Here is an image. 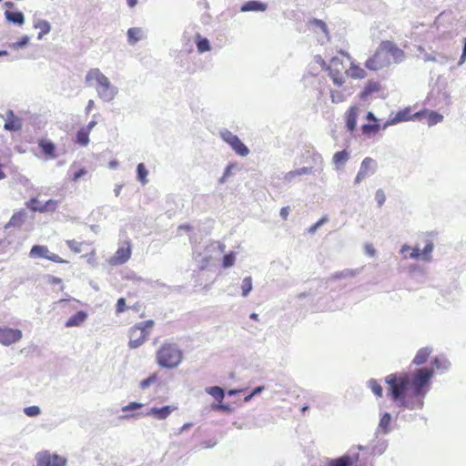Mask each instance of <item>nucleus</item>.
Listing matches in <instances>:
<instances>
[{
	"label": "nucleus",
	"mask_w": 466,
	"mask_h": 466,
	"mask_svg": "<svg viewBox=\"0 0 466 466\" xmlns=\"http://www.w3.org/2000/svg\"><path fill=\"white\" fill-rule=\"evenodd\" d=\"M35 28L39 29L37 35L38 39H41L44 35H47L51 30V25L46 20H38L35 23Z\"/></svg>",
	"instance_id": "obj_27"
},
{
	"label": "nucleus",
	"mask_w": 466,
	"mask_h": 466,
	"mask_svg": "<svg viewBox=\"0 0 466 466\" xmlns=\"http://www.w3.org/2000/svg\"><path fill=\"white\" fill-rule=\"evenodd\" d=\"M23 332L19 329H13L6 326L0 327V344L10 346L20 341Z\"/></svg>",
	"instance_id": "obj_10"
},
{
	"label": "nucleus",
	"mask_w": 466,
	"mask_h": 466,
	"mask_svg": "<svg viewBox=\"0 0 466 466\" xmlns=\"http://www.w3.org/2000/svg\"><path fill=\"white\" fill-rule=\"evenodd\" d=\"M127 2L129 7H134L137 4V0H127Z\"/></svg>",
	"instance_id": "obj_63"
},
{
	"label": "nucleus",
	"mask_w": 466,
	"mask_h": 466,
	"mask_svg": "<svg viewBox=\"0 0 466 466\" xmlns=\"http://www.w3.org/2000/svg\"><path fill=\"white\" fill-rule=\"evenodd\" d=\"M24 412L28 417H35L40 414V409L38 406H29L25 408Z\"/></svg>",
	"instance_id": "obj_46"
},
{
	"label": "nucleus",
	"mask_w": 466,
	"mask_h": 466,
	"mask_svg": "<svg viewBox=\"0 0 466 466\" xmlns=\"http://www.w3.org/2000/svg\"><path fill=\"white\" fill-rule=\"evenodd\" d=\"M309 25L313 27L314 31H321L325 36L329 35V30L324 21L317 18H312L309 21Z\"/></svg>",
	"instance_id": "obj_30"
},
{
	"label": "nucleus",
	"mask_w": 466,
	"mask_h": 466,
	"mask_svg": "<svg viewBox=\"0 0 466 466\" xmlns=\"http://www.w3.org/2000/svg\"><path fill=\"white\" fill-rule=\"evenodd\" d=\"M220 136L222 139L231 147L236 154L241 157L248 155V148L241 142L238 136L227 129L221 131Z\"/></svg>",
	"instance_id": "obj_8"
},
{
	"label": "nucleus",
	"mask_w": 466,
	"mask_h": 466,
	"mask_svg": "<svg viewBox=\"0 0 466 466\" xmlns=\"http://www.w3.org/2000/svg\"><path fill=\"white\" fill-rule=\"evenodd\" d=\"M154 325L155 322L149 319L132 326L129 329L128 347L137 349L141 346L147 339Z\"/></svg>",
	"instance_id": "obj_4"
},
{
	"label": "nucleus",
	"mask_w": 466,
	"mask_h": 466,
	"mask_svg": "<svg viewBox=\"0 0 466 466\" xmlns=\"http://www.w3.org/2000/svg\"><path fill=\"white\" fill-rule=\"evenodd\" d=\"M465 60H466V38L464 40V46H463V50H462V54H461V59H460V64L464 63Z\"/></svg>",
	"instance_id": "obj_59"
},
{
	"label": "nucleus",
	"mask_w": 466,
	"mask_h": 466,
	"mask_svg": "<svg viewBox=\"0 0 466 466\" xmlns=\"http://www.w3.org/2000/svg\"><path fill=\"white\" fill-rule=\"evenodd\" d=\"M4 128L8 131H18L22 128V120L15 116L13 110L6 111Z\"/></svg>",
	"instance_id": "obj_17"
},
{
	"label": "nucleus",
	"mask_w": 466,
	"mask_h": 466,
	"mask_svg": "<svg viewBox=\"0 0 466 466\" xmlns=\"http://www.w3.org/2000/svg\"><path fill=\"white\" fill-rule=\"evenodd\" d=\"M196 38V44L199 53L210 50L209 41L207 38H202L199 35H197Z\"/></svg>",
	"instance_id": "obj_35"
},
{
	"label": "nucleus",
	"mask_w": 466,
	"mask_h": 466,
	"mask_svg": "<svg viewBox=\"0 0 466 466\" xmlns=\"http://www.w3.org/2000/svg\"><path fill=\"white\" fill-rule=\"evenodd\" d=\"M242 295L244 297L248 296V294L252 289V279L251 277H246L241 284Z\"/></svg>",
	"instance_id": "obj_43"
},
{
	"label": "nucleus",
	"mask_w": 466,
	"mask_h": 466,
	"mask_svg": "<svg viewBox=\"0 0 466 466\" xmlns=\"http://www.w3.org/2000/svg\"><path fill=\"white\" fill-rule=\"evenodd\" d=\"M376 162L371 157H365L360 165V170L354 179L355 184L360 183L365 177L374 173Z\"/></svg>",
	"instance_id": "obj_12"
},
{
	"label": "nucleus",
	"mask_w": 466,
	"mask_h": 466,
	"mask_svg": "<svg viewBox=\"0 0 466 466\" xmlns=\"http://www.w3.org/2000/svg\"><path fill=\"white\" fill-rule=\"evenodd\" d=\"M366 119L372 123H378V118L375 116V115L372 112L367 113Z\"/></svg>",
	"instance_id": "obj_57"
},
{
	"label": "nucleus",
	"mask_w": 466,
	"mask_h": 466,
	"mask_svg": "<svg viewBox=\"0 0 466 466\" xmlns=\"http://www.w3.org/2000/svg\"><path fill=\"white\" fill-rule=\"evenodd\" d=\"M177 408L175 406H164L161 408H152L150 409L146 415L152 416L157 420H165L167 419L172 411H174Z\"/></svg>",
	"instance_id": "obj_18"
},
{
	"label": "nucleus",
	"mask_w": 466,
	"mask_h": 466,
	"mask_svg": "<svg viewBox=\"0 0 466 466\" xmlns=\"http://www.w3.org/2000/svg\"><path fill=\"white\" fill-rule=\"evenodd\" d=\"M23 215L24 214L22 212L13 215L10 219V224L14 226L18 225L22 221Z\"/></svg>",
	"instance_id": "obj_50"
},
{
	"label": "nucleus",
	"mask_w": 466,
	"mask_h": 466,
	"mask_svg": "<svg viewBox=\"0 0 466 466\" xmlns=\"http://www.w3.org/2000/svg\"><path fill=\"white\" fill-rule=\"evenodd\" d=\"M420 257H422L420 249L418 247L413 248L410 254V258L417 259Z\"/></svg>",
	"instance_id": "obj_55"
},
{
	"label": "nucleus",
	"mask_w": 466,
	"mask_h": 466,
	"mask_svg": "<svg viewBox=\"0 0 466 466\" xmlns=\"http://www.w3.org/2000/svg\"><path fill=\"white\" fill-rule=\"evenodd\" d=\"M87 313L86 311L80 310L77 311L76 314L71 316L66 322L65 323V326L66 328H72V327H79L83 325L86 320L87 319Z\"/></svg>",
	"instance_id": "obj_20"
},
{
	"label": "nucleus",
	"mask_w": 466,
	"mask_h": 466,
	"mask_svg": "<svg viewBox=\"0 0 466 466\" xmlns=\"http://www.w3.org/2000/svg\"><path fill=\"white\" fill-rule=\"evenodd\" d=\"M183 360V352L176 343L165 342L156 352V361L165 369L177 368Z\"/></svg>",
	"instance_id": "obj_2"
},
{
	"label": "nucleus",
	"mask_w": 466,
	"mask_h": 466,
	"mask_svg": "<svg viewBox=\"0 0 466 466\" xmlns=\"http://www.w3.org/2000/svg\"><path fill=\"white\" fill-rule=\"evenodd\" d=\"M86 174V170L85 168H80L79 170L76 171L72 176V181L76 182L81 177Z\"/></svg>",
	"instance_id": "obj_53"
},
{
	"label": "nucleus",
	"mask_w": 466,
	"mask_h": 466,
	"mask_svg": "<svg viewBox=\"0 0 466 466\" xmlns=\"http://www.w3.org/2000/svg\"><path fill=\"white\" fill-rule=\"evenodd\" d=\"M375 199L378 202L379 207H381L386 200V195L382 189H378L375 193Z\"/></svg>",
	"instance_id": "obj_49"
},
{
	"label": "nucleus",
	"mask_w": 466,
	"mask_h": 466,
	"mask_svg": "<svg viewBox=\"0 0 466 466\" xmlns=\"http://www.w3.org/2000/svg\"><path fill=\"white\" fill-rule=\"evenodd\" d=\"M57 208V201L54 199L47 200L45 204L40 205L38 208V212L46 213V212H55Z\"/></svg>",
	"instance_id": "obj_34"
},
{
	"label": "nucleus",
	"mask_w": 466,
	"mask_h": 466,
	"mask_svg": "<svg viewBox=\"0 0 466 466\" xmlns=\"http://www.w3.org/2000/svg\"><path fill=\"white\" fill-rule=\"evenodd\" d=\"M207 392L218 402H221L225 396L223 389L218 386L208 388Z\"/></svg>",
	"instance_id": "obj_33"
},
{
	"label": "nucleus",
	"mask_w": 466,
	"mask_h": 466,
	"mask_svg": "<svg viewBox=\"0 0 466 466\" xmlns=\"http://www.w3.org/2000/svg\"><path fill=\"white\" fill-rule=\"evenodd\" d=\"M118 166V162L116 160H112L109 162V167L111 168H116Z\"/></svg>",
	"instance_id": "obj_64"
},
{
	"label": "nucleus",
	"mask_w": 466,
	"mask_h": 466,
	"mask_svg": "<svg viewBox=\"0 0 466 466\" xmlns=\"http://www.w3.org/2000/svg\"><path fill=\"white\" fill-rule=\"evenodd\" d=\"M131 257V246L127 242L126 246L119 247L114 256L110 258V264L121 265L126 263Z\"/></svg>",
	"instance_id": "obj_16"
},
{
	"label": "nucleus",
	"mask_w": 466,
	"mask_h": 466,
	"mask_svg": "<svg viewBox=\"0 0 466 466\" xmlns=\"http://www.w3.org/2000/svg\"><path fill=\"white\" fill-rule=\"evenodd\" d=\"M36 466H66V459L47 451L38 452L35 455Z\"/></svg>",
	"instance_id": "obj_6"
},
{
	"label": "nucleus",
	"mask_w": 466,
	"mask_h": 466,
	"mask_svg": "<svg viewBox=\"0 0 466 466\" xmlns=\"http://www.w3.org/2000/svg\"><path fill=\"white\" fill-rule=\"evenodd\" d=\"M39 207L37 198H31L27 203V208L33 211H38Z\"/></svg>",
	"instance_id": "obj_52"
},
{
	"label": "nucleus",
	"mask_w": 466,
	"mask_h": 466,
	"mask_svg": "<svg viewBox=\"0 0 466 466\" xmlns=\"http://www.w3.org/2000/svg\"><path fill=\"white\" fill-rule=\"evenodd\" d=\"M67 247L71 251L74 253H80L82 252V247L84 245V242H78L76 239H69L66 241Z\"/></svg>",
	"instance_id": "obj_41"
},
{
	"label": "nucleus",
	"mask_w": 466,
	"mask_h": 466,
	"mask_svg": "<svg viewBox=\"0 0 466 466\" xmlns=\"http://www.w3.org/2000/svg\"><path fill=\"white\" fill-rule=\"evenodd\" d=\"M127 309L126 304V299L124 298H120L117 299L116 304V314H120L124 311H126Z\"/></svg>",
	"instance_id": "obj_48"
},
{
	"label": "nucleus",
	"mask_w": 466,
	"mask_h": 466,
	"mask_svg": "<svg viewBox=\"0 0 466 466\" xmlns=\"http://www.w3.org/2000/svg\"><path fill=\"white\" fill-rule=\"evenodd\" d=\"M346 73L353 79H363L367 76L366 71L354 62H351L350 66Z\"/></svg>",
	"instance_id": "obj_23"
},
{
	"label": "nucleus",
	"mask_w": 466,
	"mask_h": 466,
	"mask_svg": "<svg viewBox=\"0 0 466 466\" xmlns=\"http://www.w3.org/2000/svg\"><path fill=\"white\" fill-rule=\"evenodd\" d=\"M235 260V254L233 252H230L229 254L224 256L222 265L224 268H229L234 265Z\"/></svg>",
	"instance_id": "obj_45"
},
{
	"label": "nucleus",
	"mask_w": 466,
	"mask_h": 466,
	"mask_svg": "<svg viewBox=\"0 0 466 466\" xmlns=\"http://www.w3.org/2000/svg\"><path fill=\"white\" fill-rule=\"evenodd\" d=\"M369 387L371 391L379 398L382 397L383 389L380 384L376 380H370L369 381Z\"/></svg>",
	"instance_id": "obj_39"
},
{
	"label": "nucleus",
	"mask_w": 466,
	"mask_h": 466,
	"mask_svg": "<svg viewBox=\"0 0 466 466\" xmlns=\"http://www.w3.org/2000/svg\"><path fill=\"white\" fill-rule=\"evenodd\" d=\"M128 41L131 44H135L141 37V30L137 27L129 28L127 31Z\"/></svg>",
	"instance_id": "obj_36"
},
{
	"label": "nucleus",
	"mask_w": 466,
	"mask_h": 466,
	"mask_svg": "<svg viewBox=\"0 0 466 466\" xmlns=\"http://www.w3.org/2000/svg\"><path fill=\"white\" fill-rule=\"evenodd\" d=\"M431 353V350L429 348L420 349L413 359V363L416 365L424 364L428 360Z\"/></svg>",
	"instance_id": "obj_26"
},
{
	"label": "nucleus",
	"mask_w": 466,
	"mask_h": 466,
	"mask_svg": "<svg viewBox=\"0 0 466 466\" xmlns=\"http://www.w3.org/2000/svg\"><path fill=\"white\" fill-rule=\"evenodd\" d=\"M414 116L417 119L425 117L429 126L436 125L437 123L441 122L443 119V116L441 114L428 110L417 112L414 114Z\"/></svg>",
	"instance_id": "obj_19"
},
{
	"label": "nucleus",
	"mask_w": 466,
	"mask_h": 466,
	"mask_svg": "<svg viewBox=\"0 0 466 466\" xmlns=\"http://www.w3.org/2000/svg\"><path fill=\"white\" fill-rule=\"evenodd\" d=\"M29 257L32 258H46L59 264H66L68 262L57 254L50 252L48 248L44 245H34L29 251Z\"/></svg>",
	"instance_id": "obj_5"
},
{
	"label": "nucleus",
	"mask_w": 466,
	"mask_h": 466,
	"mask_svg": "<svg viewBox=\"0 0 466 466\" xmlns=\"http://www.w3.org/2000/svg\"><path fill=\"white\" fill-rule=\"evenodd\" d=\"M346 276H347V274L344 272H337L332 276V279H340V278H343Z\"/></svg>",
	"instance_id": "obj_62"
},
{
	"label": "nucleus",
	"mask_w": 466,
	"mask_h": 466,
	"mask_svg": "<svg viewBox=\"0 0 466 466\" xmlns=\"http://www.w3.org/2000/svg\"><path fill=\"white\" fill-rule=\"evenodd\" d=\"M312 173V167H301V168H299V169H296V170H292V171H289L287 175H286V177L287 178H293L297 176H302V175H308V174H310Z\"/></svg>",
	"instance_id": "obj_37"
},
{
	"label": "nucleus",
	"mask_w": 466,
	"mask_h": 466,
	"mask_svg": "<svg viewBox=\"0 0 466 466\" xmlns=\"http://www.w3.org/2000/svg\"><path fill=\"white\" fill-rule=\"evenodd\" d=\"M415 118L414 114L411 113L410 107H405L398 111L393 116H390L384 124L383 128L390 126L399 124L400 122L410 121Z\"/></svg>",
	"instance_id": "obj_14"
},
{
	"label": "nucleus",
	"mask_w": 466,
	"mask_h": 466,
	"mask_svg": "<svg viewBox=\"0 0 466 466\" xmlns=\"http://www.w3.org/2000/svg\"><path fill=\"white\" fill-rule=\"evenodd\" d=\"M390 62V59L387 57V54L381 51V48L378 46L373 56L366 60L365 66L369 70L377 71L388 66Z\"/></svg>",
	"instance_id": "obj_7"
},
{
	"label": "nucleus",
	"mask_w": 466,
	"mask_h": 466,
	"mask_svg": "<svg viewBox=\"0 0 466 466\" xmlns=\"http://www.w3.org/2000/svg\"><path fill=\"white\" fill-rule=\"evenodd\" d=\"M137 178L142 183L145 184L147 182V170L143 163L137 165Z\"/></svg>",
	"instance_id": "obj_42"
},
{
	"label": "nucleus",
	"mask_w": 466,
	"mask_h": 466,
	"mask_svg": "<svg viewBox=\"0 0 466 466\" xmlns=\"http://www.w3.org/2000/svg\"><path fill=\"white\" fill-rule=\"evenodd\" d=\"M86 83L89 86L96 83V92L102 99L107 101L113 99L114 88L109 79L98 68H92L86 73Z\"/></svg>",
	"instance_id": "obj_3"
},
{
	"label": "nucleus",
	"mask_w": 466,
	"mask_h": 466,
	"mask_svg": "<svg viewBox=\"0 0 466 466\" xmlns=\"http://www.w3.org/2000/svg\"><path fill=\"white\" fill-rule=\"evenodd\" d=\"M93 106H94V101L89 100L87 103V106L86 107V113H89L91 111V109L93 108Z\"/></svg>",
	"instance_id": "obj_61"
},
{
	"label": "nucleus",
	"mask_w": 466,
	"mask_h": 466,
	"mask_svg": "<svg viewBox=\"0 0 466 466\" xmlns=\"http://www.w3.org/2000/svg\"><path fill=\"white\" fill-rule=\"evenodd\" d=\"M37 146L45 159H55L57 157L56 146L51 140L47 138H40L37 141Z\"/></svg>",
	"instance_id": "obj_13"
},
{
	"label": "nucleus",
	"mask_w": 466,
	"mask_h": 466,
	"mask_svg": "<svg viewBox=\"0 0 466 466\" xmlns=\"http://www.w3.org/2000/svg\"><path fill=\"white\" fill-rule=\"evenodd\" d=\"M281 218L286 220L288 218V216L289 214V207H283L281 209H280V212H279Z\"/></svg>",
	"instance_id": "obj_56"
},
{
	"label": "nucleus",
	"mask_w": 466,
	"mask_h": 466,
	"mask_svg": "<svg viewBox=\"0 0 466 466\" xmlns=\"http://www.w3.org/2000/svg\"><path fill=\"white\" fill-rule=\"evenodd\" d=\"M433 374L434 371L431 368H420L410 372L390 374L385 378V382L388 385V396L400 408L421 409Z\"/></svg>",
	"instance_id": "obj_1"
},
{
	"label": "nucleus",
	"mask_w": 466,
	"mask_h": 466,
	"mask_svg": "<svg viewBox=\"0 0 466 466\" xmlns=\"http://www.w3.org/2000/svg\"><path fill=\"white\" fill-rule=\"evenodd\" d=\"M380 129V126L378 123L364 124L361 127L362 134L368 137L376 134Z\"/></svg>",
	"instance_id": "obj_31"
},
{
	"label": "nucleus",
	"mask_w": 466,
	"mask_h": 466,
	"mask_svg": "<svg viewBox=\"0 0 466 466\" xmlns=\"http://www.w3.org/2000/svg\"><path fill=\"white\" fill-rule=\"evenodd\" d=\"M28 41H29L28 36L25 35L19 41L13 43L12 46L14 48H19V47L25 46L28 43Z\"/></svg>",
	"instance_id": "obj_51"
},
{
	"label": "nucleus",
	"mask_w": 466,
	"mask_h": 466,
	"mask_svg": "<svg viewBox=\"0 0 466 466\" xmlns=\"http://www.w3.org/2000/svg\"><path fill=\"white\" fill-rule=\"evenodd\" d=\"M157 373H153L148 378L141 380L139 386L142 390H146L148 387H150L152 384H154L157 381Z\"/></svg>",
	"instance_id": "obj_44"
},
{
	"label": "nucleus",
	"mask_w": 466,
	"mask_h": 466,
	"mask_svg": "<svg viewBox=\"0 0 466 466\" xmlns=\"http://www.w3.org/2000/svg\"><path fill=\"white\" fill-rule=\"evenodd\" d=\"M344 69L343 62L338 58L333 57L330 60L329 66L328 67L329 76L332 79L334 85L340 87L345 83V77L342 74Z\"/></svg>",
	"instance_id": "obj_9"
},
{
	"label": "nucleus",
	"mask_w": 466,
	"mask_h": 466,
	"mask_svg": "<svg viewBox=\"0 0 466 466\" xmlns=\"http://www.w3.org/2000/svg\"><path fill=\"white\" fill-rule=\"evenodd\" d=\"M359 113L360 107L354 105L350 106L344 114L345 127L350 133L356 130Z\"/></svg>",
	"instance_id": "obj_15"
},
{
	"label": "nucleus",
	"mask_w": 466,
	"mask_h": 466,
	"mask_svg": "<svg viewBox=\"0 0 466 466\" xmlns=\"http://www.w3.org/2000/svg\"><path fill=\"white\" fill-rule=\"evenodd\" d=\"M365 252L370 257H374L376 254V249L374 248L372 244H366L365 245Z\"/></svg>",
	"instance_id": "obj_54"
},
{
	"label": "nucleus",
	"mask_w": 466,
	"mask_h": 466,
	"mask_svg": "<svg viewBox=\"0 0 466 466\" xmlns=\"http://www.w3.org/2000/svg\"><path fill=\"white\" fill-rule=\"evenodd\" d=\"M325 218L319 219L317 223H315L309 229L310 232H314L320 225L325 222Z\"/></svg>",
	"instance_id": "obj_58"
},
{
	"label": "nucleus",
	"mask_w": 466,
	"mask_h": 466,
	"mask_svg": "<svg viewBox=\"0 0 466 466\" xmlns=\"http://www.w3.org/2000/svg\"><path fill=\"white\" fill-rule=\"evenodd\" d=\"M350 158V153L344 149L339 152H336L332 157V162L337 169H340L344 167L347 161Z\"/></svg>",
	"instance_id": "obj_22"
},
{
	"label": "nucleus",
	"mask_w": 466,
	"mask_h": 466,
	"mask_svg": "<svg viewBox=\"0 0 466 466\" xmlns=\"http://www.w3.org/2000/svg\"><path fill=\"white\" fill-rule=\"evenodd\" d=\"M142 407H143L142 403L132 401V402L128 403L127 405L122 407V411L123 412H131V411L139 410ZM134 416H135V414H133V413H127L124 417L125 418H132Z\"/></svg>",
	"instance_id": "obj_32"
},
{
	"label": "nucleus",
	"mask_w": 466,
	"mask_h": 466,
	"mask_svg": "<svg viewBox=\"0 0 466 466\" xmlns=\"http://www.w3.org/2000/svg\"><path fill=\"white\" fill-rule=\"evenodd\" d=\"M379 46L381 48V51L387 54V57L390 59L391 57L395 63H400L404 58L405 55L403 50H401L395 43L391 41H381Z\"/></svg>",
	"instance_id": "obj_11"
},
{
	"label": "nucleus",
	"mask_w": 466,
	"mask_h": 466,
	"mask_svg": "<svg viewBox=\"0 0 466 466\" xmlns=\"http://www.w3.org/2000/svg\"><path fill=\"white\" fill-rule=\"evenodd\" d=\"M352 459L349 455H343L337 459H332L328 461L327 466H351Z\"/></svg>",
	"instance_id": "obj_28"
},
{
	"label": "nucleus",
	"mask_w": 466,
	"mask_h": 466,
	"mask_svg": "<svg viewBox=\"0 0 466 466\" xmlns=\"http://www.w3.org/2000/svg\"><path fill=\"white\" fill-rule=\"evenodd\" d=\"M5 15L6 20L10 23L16 24L19 25L25 23V16L22 12L5 11Z\"/></svg>",
	"instance_id": "obj_25"
},
{
	"label": "nucleus",
	"mask_w": 466,
	"mask_h": 466,
	"mask_svg": "<svg viewBox=\"0 0 466 466\" xmlns=\"http://www.w3.org/2000/svg\"><path fill=\"white\" fill-rule=\"evenodd\" d=\"M391 421V416L390 413H384L380 420V428L382 430L384 433H387L390 430V425Z\"/></svg>",
	"instance_id": "obj_38"
},
{
	"label": "nucleus",
	"mask_w": 466,
	"mask_h": 466,
	"mask_svg": "<svg viewBox=\"0 0 466 466\" xmlns=\"http://www.w3.org/2000/svg\"><path fill=\"white\" fill-rule=\"evenodd\" d=\"M267 9V5L258 1L251 0L245 3L240 10L242 12H249V11H265Z\"/></svg>",
	"instance_id": "obj_24"
},
{
	"label": "nucleus",
	"mask_w": 466,
	"mask_h": 466,
	"mask_svg": "<svg viewBox=\"0 0 466 466\" xmlns=\"http://www.w3.org/2000/svg\"><path fill=\"white\" fill-rule=\"evenodd\" d=\"M432 250L433 244L431 242H428L421 251L422 258L425 260H429Z\"/></svg>",
	"instance_id": "obj_47"
},
{
	"label": "nucleus",
	"mask_w": 466,
	"mask_h": 466,
	"mask_svg": "<svg viewBox=\"0 0 466 466\" xmlns=\"http://www.w3.org/2000/svg\"><path fill=\"white\" fill-rule=\"evenodd\" d=\"M96 125V122L95 120L90 121L86 127H84L85 129H87V131L90 133L91 130L94 128V127Z\"/></svg>",
	"instance_id": "obj_60"
},
{
	"label": "nucleus",
	"mask_w": 466,
	"mask_h": 466,
	"mask_svg": "<svg viewBox=\"0 0 466 466\" xmlns=\"http://www.w3.org/2000/svg\"><path fill=\"white\" fill-rule=\"evenodd\" d=\"M89 135L90 133L87 129L81 127L76 133V143L82 147L87 146L89 143Z\"/></svg>",
	"instance_id": "obj_29"
},
{
	"label": "nucleus",
	"mask_w": 466,
	"mask_h": 466,
	"mask_svg": "<svg viewBox=\"0 0 466 466\" xmlns=\"http://www.w3.org/2000/svg\"><path fill=\"white\" fill-rule=\"evenodd\" d=\"M330 98L333 103L339 104L346 99V95L343 90H331Z\"/></svg>",
	"instance_id": "obj_40"
},
{
	"label": "nucleus",
	"mask_w": 466,
	"mask_h": 466,
	"mask_svg": "<svg viewBox=\"0 0 466 466\" xmlns=\"http://www.w3.org/2000/svg\"><path fill=\"white\" fill-rule=\"evenodd\" d=\"M380 87V84L378 81L369 80L363 87V90L360 92V96L363 99L367 98L371 94L379 92Z\"/></svg>",
	"instance_id": "obj_21"
}]
</instances>
